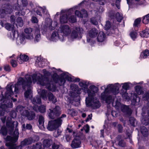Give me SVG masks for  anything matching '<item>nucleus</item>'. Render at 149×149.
I'll return each instance as SVG.
<instances>
[{
	"label": "nucleus",
	"instance_id": "1",
	"mask_svg": "<svg viewBox=\"0 0 149 149\" xmlns=\"http://www.w3.org/2000/svg\"><path fill=\"white\" fill-rule=\"evenodd\" d=\"M43 75L39 73L33 74L32 75L33 83L37 82L42 86H45L48 90L52 91H55L56 89V85L54 84L52 79H50L48 77L51 75V73L45 69L43 70Z\"/></svg>",
	"mask_w": 149,
	"mask_h": 149
},
{
	"label": "nucleus",
	"instance_id": "2",
	"mask_svg": "<svg viewBox=\"0 0 149 149\" xmlns=\"http://www.w3.org/2000/svg\"><path fill=\"white\" fill-rule=\"evenodd\" d=\"M32 83V79L31 76L26 74L25 75L24 78L22 77L19 78L17 84H15L14 92L17 93L19 89L22 86L23 89H27L24 93L25 98H31L32 96V92L31 89V85Z\"/></svg>",
	"mask_w": 149,
	"mask_h": 149
},
{
	"label": "nucleus",
	"instance_id": "3",
	"mask_svg": "<svg viewBox=\"0 0 149 149\" xmlns=\"http://www.w3.org/2000/svg\"><path fill=\"white\" fill-rule=\"evenodd\" d=\"M121 85L118 83H116L114 85L109 84L106 88L105 86L101 87V89H105V91L101 94V98L105 101L107 104L111 102L113 98L111 97L113 95H115L119 92V89Z\"/></svg>",
	"mask_w": 149,
	"mask_h": 149
},
{
	"label": "nucleus",
	"instance_id": "4",
	"mask_svg": "<svg viewBox=\"0 0 149 149\" xmlns=\"http://www.w3.org/2000/svg\"><path fill=\"white\" fill-rule=\"evenodd\" d=\"M98 90V88L94 85L90 86L87 90L88 96L86 97V103L87 107H91L93 109H97L100 107L99 101L96 97H94Z\"/></svg>",
	"mask_w": 149,
	"mask_h": 149
},
{
	"label": "nucleus",
	"instance_id": "5",
	"mask_svg": "<svg viewBox=\"0 0 149 149\" xmlns=\"http://www.w3.org/2000/svg\"><path fill=\"white\" fill-rule=\"evenodd\" d=\"M61 76V77H60L55 72L51 75L53 81L55 83L58 84L60 86L63 85L65 83L66 81L65 78L69 81L79 82L80 81V79L78 78L74 79L73 77H72L70 74L67 72H63Z\"/></svg>",
	"mask_w": 149,
	"mask_h": 149
},
{
	"label": "nucleus",
	"instance_id": "6",
	"mask_svg": "<svg viewBox=\"0 0 149 149\" xmlns=\"http://www.w3.org/2000/svg\"><path fill=\"white\" fill-rule=\"evenodd\" d=\"M12 87H13V86L12 85L7 86L5 97L3 96L1 99V101L3 102V103H0V108L3 110H4L7 107L11 108L12 107L13 103L10 102L9 100L11 96L13 94Z\"/></svg>",
	"mask_w": 149,
	"mask_h": 149
},
{
	"label": "nucleus",
	"instance_id": "7",
	"mask_svg": "<svg viewBox=\"0 0 149 149\" xmlns=\"http://www.w3.org/2000/svg\"><path fill=\"white\" fill-rule=\"evenodd\" d=\"M18 125V123L16 121H13L11 118L8 117L6 121V127L3 126L1 129V132L3 135H6L8 132L9 134L12 133L15 126L16 127Z\"/></svg>",
	"mask_w": 149,
	"mask_h": 149
},
{
	"label": "nucleus",
	"instance_id": "8",
	"mask_svg": "<svg viewBox=\"0 0 149 149\" xmlns=\"http://www.w3.org/2000/svg\"><path fill=\"white\" fill-rule=\"evenodd\" d=\"M32 108L30 106L24 107L19 105L17 107L16 110L17 112H19L22 115L26 117L28 120H31L35 118L36 116L34 112L30 111Z\"/></svg>",
	"mask_w": 149,
	"mask_h": 149
},
{
	"label": "nucleus",
	"instance_id": "9",
	"mask_svg": "<svg viewBox=\"0 0 149 149\" xmlns=\"http://www.w3.org/2000/svg\"><path fill=\"white\" fill-rule=\"evenodd\" d=\"M24 31L25 33V38L26 39L31 40L34 38L33 33L34 34L35 42H38L41 39V36L40 30L38 29H36L34 32L32 29L27 28L25 29Z\"/></svg>",
	"mask_w": 149,
	"mask_h": 149
},
{
	"label": "nucleus",
	"instance_id": "10",
	"mask_svg": "<svg viewBox=\"0 0 149 149\" xmlns=\"http://www.w3.org/2000/svg\"><path fill=\"white\" fill-rule=\"evenodd\" d=\"M19 132L17 129H16L13 132V137L8 136L6 139V146L8 149H15L16 148V142L19 137Z\"/></svg>",
	"mask_w": 149,
	"mask_h": 149
},
{
	"label": "nucleus",
	"instance_id": "11",
	"mask_svg": "<svg viewBox=\"0 0 149 149\" xmlns=\"http://www.w3.org/2000/svg\"><path fill=\"white\" fill-rule=\"evenodd\" d=\"M28 3L26 0H17V3L14 5L13 8L18 11L16 13V15H24L25 14V10L24 7L26 6Z\"/></svg>",
	"mask_w": 149,
	"mask_h": 149
},
{
	"label": "nucleus",
	"instance_id": "12",
	"mask_svg": "<svg viewBox=\"0 0 149 149\" xmlns=\"http://www.w3.org/2000/svg\"><path fill=\"white\" fill-rule=\"evenodd\" d=\"M78 6H77L68 10H62L61 11V15L60 19V22L61 24L66 23L68 22V16L73 12V10L77 9Z\"/></svg>",
	"mask_w": 149,
	"mask_h": 149
},
{
	"label": "nucleus",
	"instance_id": "13",
	"mask_svg": "<svg viewBox=\"0 0 149 149\" xmlns=\"http://www.w3.org/2000/svg\"><path fill=\"white\" fill-rule=\"evenodd\" d=\"M32 103L34 104L33 106V109L35 111H39L40 113H43L46 111V106L44 105H42L40 107H38L36 104H40L41 103V98L39 97H36L31 99Z\"/></svg>",
	"mask_w": 149,
	"mask_h": 149
},
{
	"label": "nucleus",
	"instance_id": "14",
	"mask_svg": "<svg viewBox=\"0 0 149 149\" xmlns=\"http://www.w3.org/2000/svg\"><path fill=\"white\" fill-rule=\"evenodd\" d=\"M71 33L69 39L70 40L72 41L76 39L81 38V34L83 33V30L80 27H75L71 31Z\"/></svg>",
	"mask_w": 149,
	"mask_h": 149
},
{
	"label": "nucleus",
	"instance_id": "15",
	"mask_svg": "<svg viewBox=\"0 0 149 149\" xmlns=\"http://www.w3.org/2000/svg\"><path fill=\"white\" fill-rule=\"evenodd\" d=\"M147 105L148 108L144 107L142 109V118L141 120L142 123L145 125L149 124V102L147 103Z\"/></svg>",
	"mask_w": 149,
	"mask_h": 149
},
{
	"label": "nucleus",
	"instance_id": "16",
	"mask_svg": "<svg viewBox=\"0 0 149 149\" xmlns=\"http://www.w3.org/2000/svg\"><path fill=\"white\" fill-rule=\"evenodd\" d=\"M61 124L62 120L60 118L51 120L49 121L47 128L49 130L52 131L60 126Z\"/></svg>",
	"mask_w": 149,
	"mask_h": 149
},
{
	"label": "nucleus",
	"instance_id": "17",
	"mask_svg": "<svg viewBox=\"0 0 149 149\" xmlns=\"http://www.w3.org/2000/svg\"><path fill=\"white\" fill-rule=\"evenodd\" d=\"M58 31L62 37H64L70 35L71 33V29L69 25L64 24L61 26Z\"/></svg>",
	"mask_w": 149,
	"mask_h": 149
},
{
	"label": "nucleus",
	"instance_id": "18",
	"mask_svg": "<svg viewBox=\"0 0 149 149\" xmlns=\"http://www.w3.org/2000/svg\"><path fill=\"white\" fill-rule=\"evenodd\" d=\"M49 110L50 112L49 113L48 116L51 119H54L59 116L61 114L60 108L59 106H56L53 109H50Z\"/></svg>",
	"mask_w": 149,
	"mask_h": 149
},
{
	"label": "nucleus",
	"instance_id": "19",
	"mask_svg": "<svg viewBox=\"0 0 149 149\" xmlns=\"http://www.w3.org/2000/svg\"><path fill=\"white\" fill-rule=\"evenodd\" d=\"M45 27L50 30H53L54 28L57 25V23L55 21L53 22V26H52V22L49 18H46L45 21Z\"/></svg>",
	"mask_w": 149,
	"mask_h": 149
},
{
	"label": "nucleus",
	"instance_id": "20",
	"mask_svg": "<svg viewBox=\"0 0 149 149\" xmlns=\"http://www.w3.org/2000/svg\"><path fill=\"white\" fill-rule=\"evenodd\" d=\"M33 11L36 12L37 15L41 16H42L41 11H42L43 13L45 14L47 17H49V16L47 10L45 7H43L42 8L39 6H36V8H34Z\"/></svg>",
	"mask_w": 149,
	"mask_h": 149
},
{
	"label": "nucleus",
	"instance_id": "21",
	"mask_svg": "<svg viewBox=\"0 0 149 149\" xmlns=\"http://www.w3.org/2000/svg\"><path fill=\"white\" fill-rule=\"evenodd\" d=\"M58 33H59L58 31L53 32L49 40L53 41H56L59 40L61 41H63L64 40V37L60 36Z\"/></svg>",
	"mask_w": 149,
	"mask_h": 149
},
{
	"label": "nucleus",
	"instance_id": "22",
	"mask_svg": "<svg viewBox=\"0 0 149 149\" xmlns=\"http://www.w3.org/2000/svg\"><path fill=\"white\" fill-rule=\"evenodd\" d=\"M33 142L32 138H30L28 139H25L21 142V144L19 146H17L16 144V148L15 149H22V147L26 145L30 144Z\"/></svg>",
	"mask_w": 149,
	"mask_h": 149
},
{
	"label": "nucleus",
	"instance_id": "23",
	"mask_svg": "<svg viewBox=\"0 0 149 149\" xmlns=\"http://www.w3.org/2000/svg\"><path fill=\"white\" fill-rule=\"evenodd\" d=\"M12 6L11 5L8 6L5 9H0V16L1 17H4L6 14L10 13L12 11Z\"/></svg>",
	"mask_w": 149,
	"mask_h": 149
},
{
	"label": "nucleus",
	"instance_id": "24",
	"mask_svg": "<svg viewBox=\"0 0 149 149\" xmlns=\"http://www.w3.org/2000/svg\"><path fill=\"white\" fill-rule=\"evenodd\" d=\"M72 148H78L81 147V141L79 137L77 136L72 140L71 144Z\"/></svg>",
	"mask_w": 149,
	"mask_h": 149
},
{
	"label": "nucleus",
	"instance_id": "25",
	"mask_svg": "<svg viewBox=\"0 0 149 149\" xmlns=\"http://www.w3.org/2000/svg\"><path fill=\"white\" fill-rule=\"evenodd\" d=\"M38 93L40 97L44 100H47L49 92L45 89H39L38 91Z\"/></svg>",
	"mask_w": 149,
	"mask_h": 149
},
{
	"label": "nucleus",
	"instance_id": "26",
	"mask_svg": "<svg viewBox=\"0 0 149 149\" xmlns=\"http://www.w3.org/2000/svg\"><path fill=\"white\" fill-rule=\"evenodd\" d=\"M46 59H43L42 58L38 57L36 61L35 65L37 67H43L45 65Z\"/></svg>",
	"mask_w": 149,
	"mask_h": 149
},
{
	"label": "nucleus",
	"instance_id": "27",
	"mask_svg": "<svg viewBox=\"0 0 149 149\" xmlns=\"http://www.w3.org/2000/svg\"><path fill=\"white\" fill-rule=\"evenodd\" d=\"M121 84L123 85L122 86V88L125 90V93L122 94V96L124 99H127V94L126 93V91L129 88V82Z\"/></svg>",
	"mask_w": 149,
	"mask_h": 149
},
{
	"label": "nucleus",
	"instance_id": "28",
	"mask_svg": "<svg viewBox=\"0 0 149 149\" xmlns=\"http://www.w3.org/2000/svg\"><path fill=\"white\" fill-rule=\"evenodd\" d=\"M98 33L97 30L95 28H93L89 31L88 35L90 37L94 38L96 37Z\"/></svg>",
	"mask_w": 149,
	"mask_h": 149
},
{
	"label": "nucleus",
	"instance_id": "29",
	"mask_svg": "<svg viewBox=\"0 0 149 149\" xmlns=\"http://www.w3.org/2000/svg\"><path fill=\"white\" fill-rule=\"evenodd\" d=\"M121 109L122 111L128 115H130L132 113V111L128 107L123 104Z\"/></svg>",
	"mask_w": 149,
	"mask_h": 149
},
{
	"label": "nucleus",
	"instance_id": "30",
	"mask_svg": "<svg viewBox=\"0 0 149 149\" xmlns=\"http://www.w3.org/2000/svg\"><path fill=\"white\" fill-rule=\"evenodd\" d=\"M29 59L28 56L26 55L21 54L20 57L17 58V61L20 63H22L23 62L27 61Z\"/></svg>",
	"mask_w": 149,
	"mask_h": 149
},
{
	"label": "nucleus",
	"instance_id": "31",
	"mask_svg": "<svg viewBox=\"0 0 149 149\" xmlns=\"http://www.w3.org/2000/svg\"><path fill=\"white\" fill-rule=\"evenodd\" d=\"M105 34L102 31L100 32L97 37V41L99 42H102L105 40Z\"/></svg>",
	"mask_w": 149,
	"mask_h": 149
},
{
	"label": "nucleus",
	"instance_id": "32",
	"mask_svg": "<svg viewBox=\"0 0 149 149\" xmlns=\"http://www.w3.org/2000/svg\"><path fill=\"white\" fill-rule=\"evenodd\" d=\"M114 97L115 96H114L113 95L111 96V97L113 98V99L112 102L110 103V104L112 103V105L113 106H115L116 109L118 110L120 108L121 109V106L122 105H123L121 104V103L119 102L118 101H116L115 103L113 102V101L114 100ZM109 104H110V103Z\"/></svg>",
	"mask_w": 149,
	"mask_h": 149
},
{
	"label": "nucleus",
	"instance_id": "33",
	"mask_svg": "<svg viewBox=\"0 0 149 149\" xmlns=\"http://www.w3.org/2000/svg\"><path fill=\"white\" fill-rule=\"evenodd\" d=\"M141 37L146 38L149 37V29H147L141 31L140 33Z\"/></svg>",
	"mask_w": 149,
	"mask_h": 149
},
{
	"label": "nucleus",
	"instance_id": "34",
	"mask_svg": "<svg viewBox=\"0 0 149 149\" xmlns=\"http://www.w3.org/2000/svg\"><path fill=\"white\" fill-rule=\"evenodd\" d=\"M88 82L82 80L79 83V86L83 88L84 89V91H85V89H87L88 87Z\"/></svg>",
	"mask_w": 149,
	"mask_h": 149
},
{
	"label": "nucleus",
	"instance_id": "35",
	"mask_svg": "<svg viewBox=\"0 0 149 149\" xmlns=\"http://www.w3.org/2000/svg\"><path fill=\"white\" fill-rule=\"evenodd\" d=\"M100 18V17L99 16L92 17L90 19V22L93 24L97 25L98 24L97 20H99Z\"/></svg>",
	"mask_w": 149,
	"mask_h": 149
},
{
	"label": "nucleus",
	"instance_id": "36",
	"mask_svg": "<svg viewBox=\"0 0 149 149\" xmlns=\"http://www.w3.org/2000/svg\"><path fill=\"white\" fill-rule=\"evenodd\" d=\"M25 38H25V36L23 34H22L17 39L16 42L18 45L21 44L24 41Z\"/></svg>",
	"mask_w": 149,
	"mask_h": 149
},
{
	"label": "nucleus",
	"instance_id": "37",
	"mask_svg": "<svg viewBox=\"0 0 149 149\" xmlns=\"http://www.w3.org/2000/svg\"><path fill=\"white\" fill-rule=\"evenodd\" d=\"M44 117L41 115L39 116L38 119L39 127L40 128L43 127H44Z\"/></svg>",
	"mask_w": 149,
	"mask_h": 149
},
{
	"label": "nucleus",
	"instance_id": "38",
	"mask_svg": "<svg viewBox=\"0 0 149 149\" xmlns=\"http://www.w3.org/2000/svg\"><path fill=\"white\" fill-rule=\"evenodd\" d=\"M141 132L143 135L146 137L148 136V132L147 129L144 126H142L141 127Z\"/></svg>",
	"mask_w": 149,
	"mask_h": 149
},
{
	"label": "nucleus",
	"instance_id": "39",
	"mask_svg": "<svg viewBox=\"0 0 149 149\" xmlns=\"http://www.w3.org/2000/svg\"><path fill=\"white\" fill-rule=\"evenodd\" d=\"M48 97L49 100L51 101L53 103H55L57 101L56 98L51 92H49Z\"/></svg>",
	"mask_w": 149,
	"mask_h": 149
},
{
	"label": "nucleus",
	"instance_id": "40",
	"mask_svg": "<svg viewBox=\"0 0 149 149\" xmlns=\"http://www.w3.org/2000/svg\"><path fill=\"white\" fill-rule=\"evenodd\" d=\"M52 141L49 139H45L43 142V146L44 147L48 148L51 145Z\"/></svg>",
	"mask_w": 149,
	"mask_h": 149
},
{
	"label": "nucleus",
	"instance_id": "41",
	"mask_svg": "<svg viewBox=\"0 0 149 149\" xmlns=\"http://www.w3.org/2000/svg\"><path fill=\"white\" fill-rule=\"evenodd\" d=\"M149 55V51L146 50L142 52L140 55V57L143 58H146Z\"/></svg>",
	"mask_w": 149,
	"mask_h": 149
},
{
	"label": "nucleus",
	"instance_id": "42",
	"mask_svg": "<svg viewBox=\"0 0 149 149\" xmlns=\"http://www.w3.org/2000/svg\"><path fill=\"white\" fill-rule=\"evenodd\" d=\"M135 90L136 93L138 95L141 94L143 93L141 87L139 86H137L135 87Z\"/></svg>",
	"mask_w": 149,
	"mask_h": 149
},
{
	"label": "nucleus",
	"instance_id": "43",
	"mask_svg": "<svg viewBox=\"0 0 149 149\" xmlns=\"http://www.w3.org/2000/svg\"><path fill=\"white\" fill-rule=\"evenodd\" d=\"M16 22H17L16 24L17 26H19L21 27L23 26V21L21 17H18L16 19Z\"/></svg>",
	"mask_w": 149,
	"mask_h": 149
},
{
	"label": "nucleus",
	"instance_id": "44",
	"mask_svg": "<svg viewBox=\"0 0 149 149\" xmlns=\"http://www.w3.org/2000/svg\"><path fill=\"white\" fill-rule=\"evenodd\" d=\"M6 29L9 31L13 30L14 28V25L9 23H7L5 24Z\"/></svg>",
	"mask_w": 149,
	"mask_h": 149
},
{
	"label": "nucleus",
	"instance_id": "45",
	"mask_svg": "<svg viewBox=\"0 0 149 149\" xmlns=\"http://www.w3.org/2000/svg\"><path fill=\"white\" fill-rule=\"evenodd\" d=\"M143 22L144 24H147L149 22V14L145 16L143 18Z\"/></svg>",
	"mask_w": 149,
	"mask_h": 149
},
{
	"label": "nucleus",
	"instance_id": "46",
	"mask_svg": "<svg viewBox=\"0 0 149 149\" xmlns=\"http://www.w3.org/2000/svg\"><path fill=\"white\" fill-rule=\"evenodd\" d=\"M68 113L72 116L76 115L77 113L75 110L73 109H69L68 110Z\"/></svg>",
	"mask_w": 149,
	"mask_h": 149
},
{
	"label": "nucleus",
	"instance_id": "47",
	"mask_svg": "<svg viewBox=\"0 0 149 149\" xmlns=\"http://www.w3.org/2000/svg\"><path fill=\"white\" fill-rule=\"evenodd\" d=\"M142 97L144 100H147L149 102V91L144 94Z\"/></svg>",
	"mask_w": 149,
	"mask_h": 149
},
{
	"label": "nucleus",
	"instance_id": "48",
	"mask_svg": "<svg viewBox=\"0 0 149 149\" xmlns=\"http://www.w3.org/2000/svg\"><path fill=\"white\" fill-rule=\"evenodd\" d=\"M78 88V86L77 85L74 84H71L70 85V88L73 91H76Z\"/></svg>",
	"mask_w": 149,
	"mask_h": 149
},
{
	"label": "nucleus",
	"instance_id": "49",
	"mask_svg": "<svg viewBox=\"0 0 149 149\" xmlns=\"http://www.w3.org/2000/svg\"><path fill=\"white\" fill-rule=\"evenodd\" d=\"M62 131L59 130H58L57 131H55L54 133V136L56 137H58L60 136L61 133Z\"/></svg>",
	"mask_w": 149,
	"mask_h": 149
},
{
	"label": "nucleus",
	"instance_id": "50",
	"mask_svg": "<svg viewBox=\"0 0 149 149\" xmlns=\"http://www.w3.org/2000/svg\"><path fill=\"white\" fill-rule=\"evenodd\" d=\"M116 18L118 22H120L123 19V17L122 15L120 14L119 13H117L116 14Z\"/></svg>",
	"mask_w": 149,
	"mask_h": 149
},
{
	"label": "nucleus",
	"instance_id": "51",
	"mask_svg": "<svg viewBox=\"0 0 149 149\" xmlns=\"http://www.w3.org/2000/svg\"><path fill=\"white\" fill-rule=\"evenodd\" d=\"M141 21V19L140 18H138L136 19L134 22V26L135 27H138Z\"/></svg>",
	"mask_w": 149,
	"mask_h": 149
},
{
	"label": "nucleus",
	"instance_id": "52",
	"mask_svg": "<svg viewBox=\"0 0 149 149\" xmlns=\"http://www.w3.org/2000/svg\"><path fill=\"white\" fill-rule=\"evenodd\" d=\"M129 122L130 124L133 126H135V119L133 117H130L129 119Z\"/></svg>",
	"mask_w": 149,
	"mask_h": 149
},
{
	"label": "nucleus",
	"instance_id": "53",
	"mask_svg": "<svg viewBox=\"0 0 149 149\" xmlns=\"http://www.w3.org/2000/svg\"><path fill=\"white\" fill-rule=\"evenodd\" d=\"M130 35L131 38L134 40L136 37L137 34L135 32H132L130 33Z\"/></svg>",
	"mask_w": 149,
	"mask_h": 149
},
{
	"label": "nucleus",
	"instance_id": "54",
	"mask_svg": "<svg viewBox=\"0 0 149 149\" xmlns=\"http://www.w3.org/2000/svg\"><path fill=\"white\" fill-rule=\"evenodd\" d=\"M42 144L40 143H37L33 146L34 149H41Z\"/></svg>",
	"mask_w": 149,
	"mask_h": 149
},
{
	"label": "nucleus",
	"instance_id": "55",
	"mask_svg": "<svg viewBox=\"0 0 149 149\" xmlns=\"http://www.w3.org/2000/svg\"><path fill=\"white\" fill-rule=\"evenodd\" d=\"M81 13L82 16H81V18L87 17L88 16V15L87 12L84 9H83L81 10Z\"/></svg>",
	"mask_w": 149,
	"mask_h": 149
},
{
	"label": "nucleus",
	"instance_id": "56",
	"mask_svg": "<svg viewBox=\"0 0 149 149\" xmlns=\"http://www.w3.org/2000/svg\"><path fill=\"white\" fill-rule=\"evenodd\" d=\"M111 25L109 22L107 21L106 22L104 29L106 30H108L111 27Z\"/></svg>",
	"mask_w": 149,
	"mask_h": 149
},
{
	"label": "nucleus",
	"instance_id": "57",
	"mask_svg": "<svg viewBox=\"0 0 149 149\" xmlns=\"http://www.w3.org/2000/svg\"><path fill=\"white\" fill-rule=\"evenodd\" d=\"M69 21L70 22L74 23L76 21V18L75 16L74 15L71 16L70 17L69 19Z\"/></svg>",
	"mask_w": 149,
	"mask_h": 149
},
{
	"label": "nucleus",
	"instance_id": "58",
	"mask_svg": "<svg viewBox=\"0 0 149 149\" xmlns=\"http://www.w3.org/2000/svg\"><path fill=\"white\" fill-rule=\"evenodd\" d=\"M118 145L120 146L124 147L126 146V143L123 140L120 141L118 143Z\"/></svg>",
	"mask_w": 149,
	"mask_h": 149
},
{
	"label": "nucleus",
	"instance_id": "59",
	"mask_svg": "<svg viewBox=\"0 0 149 149\" xmlns=\"http://www.w3.org/2000/svg\"><path fill=\"white\" fill-rule=\"evenodd\" d=\"M4 69L6 71L9 72L10 70V67L9 65H6L4 66Z\"/></svg>",
	"mask_w": 149,
	"mask_h": 149
},
{
	"label": "nucleus",
	"instance_id": "60",
	"mask_svg": "<svg viewBox=\"0 0 149 149\" xmlns=\"http://www.w3.org/2000/svg\"><path fill=\"white\" fill-rule=\"evenodd\" d=\"M11 65L13 67H16L17 65V63L15 60H12L10 62Z\"/></svg>",
	"mask_w": 149,
	"mask_h": 149
},
{
	"label": "nucleus",
	"instance_id": "61",
	"mask_svg": "<svg viewBox=\"0 0 149 149\" xmlns=\"http://www.w3.org/2000/svg\"><path fill=\"white\" fill-rule=\"evenodd\" d=\"M75 15L77 16L78 17H81V16H82L81 11L80 12L78 10H75Z\"/></svg>",
	"mask_w": 149,
	"mask_h": 149
},
{
	"label": "nucleus",
	"instance_id": "62",
	"mask_svg": "<svg viewBox=\"0 0 149 149\" xmlns=\"http://www.w3.org/2000/svg\"><path fill=\"white\" fill-rule=\"evenodd\" d=\"M117 127L118 132L120 133L122 132L123 130V127L121 125L119 124L118 125Z\"/></svg>",
	"mask_w": 149,
	"mask_h": 149
},
{
	"label": "nucleus",
	"instance_id": "63",
	"mask_svg": "<svg viewBox=\"0 0 149 149\" xmlns=\"http://www.w3.org/2000/svg\"><path fill=\"white\" fill-rule=\"evenodd\" d=\"M31 21L33 23H36L37 22L38 20L36 17H33L31 19Z\"/></svg>",
	"mask_w": 149,
	"mask_h": 149
},
{
	"label": "nucleus",
	"instance_id": "64",
	"mask_svg": "<svg viewBox=\"0 0 149 149\" xmlns=\"http://www.w3.org/2000/svg\"><path fill=\"white\" fill-rule=\"evenodd\" d=\"M120 1L119 0H117L115 3L116 7L119 9H120Z\"/></svg>",
	"mask_w": 149,
	"mask_h": 149
}]
</instances>
